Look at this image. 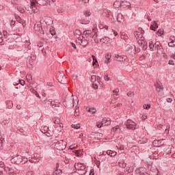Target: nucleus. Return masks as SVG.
Here are the masks:
<instances>
[{
	"label": "nucleus",
	"mask_w": 175,
	"mask_h": 175,
	"mask_svg": "<svg viewBox=\"0 0 175 175\" xmlns=\"http://www.w3.org/2000/svg\"><path fill=\"white\" fill-rule=\"evenodd\" d=\"M63 126H64L63 124H59V126H57V127L56 128L57 132H61V131H62Z\"/></svg>",
	"instance_id": "nucleus-42"
},
{
	"label": "nucleus",
	"mask_w": 175,
	"mask_h": 175,
	"mask_svg": "<svg viewBox=\"0 0 175 175\" xmlns=\"http://www.w3.org/2000/svg\"><path fill=\"white\" fill-rule=\"evenodd\" d=\"M107 153H106V151H103V152H100V155H106Z\"/></svg>",
	"instance_id": "nucleus-63"
},
{
	"label": "nucleus",
	"mask_w": 175,
	"mask_h": 175,
	"mask_svg": "<svg viewBox=\"0 0 175 175\" xmlns=\"http://www.w3.org/2000/svg\"><path fill=\"white\" fill-rule=\"evenodd\" d=\"M155 87L157 88V92H161V91L163 90V85H162V83L161 82H157L155 84Z\"/></svg>",
	"instance_id": "nucleus-13"
},
{
	"label": "nucleus",
	"mask_w": 175,
	"mask_h": 175,
	"mask_svg": "<svg viewBox=\"0 0 175 175\" xmlns=\"http://www.w3.org/2000/svg\"><path fill=\"white\" fill-rule=\"evenodd\" d=\"M51 99H44L43 101H42V103L44 106H46V107H49L50 106H51Z\"/></svg>",
	"instance_id": "nucleus-14"
},
{
	"label": "nucleus",
	"mask_w": 175,
	"mask_h": 175,
	"mask_svg": "<svg viewBox=\"0 0 175 175\" xmlns=\"http://www.w3.org/2000/svg\"><path fill=\"white\" fill-rule=\"evenodd\" d=\"M133 95H135V94L133 93V92H129L127 93V96H130V98H132V96H133Z\"/></svg>",
	"instance_id": "nucleus-45"
},
{
	"label": "nucleus",
	"mask_w": 175,
	"mask_h": 175,
	"mask_svg": "<svg viewBox=\"0 0 175 175\" xmlns=\"http://www.w3.org/2000/svg\"><path fill=\"white\" fill-rule=\"evenodd\" d=\"M142 120H147V115H144L142 117Z\"/></svg>",
	"instance_id": "nucleus-62"
},
{
	"label": "nucleus",
	"mask_w": 175,
	"mask_h": 175,
	"mask_svg": "<svg viewBox=\"0 0 175 175\" xmlns=\"http://www.w3.org/2000/svg\"><path fill=\"white\" fill-rule=\"evenodd\" d=\"M5 143V138L3 135H0V148L3 147V144Z\"/></svg>",
	"instance_id": "nucleus-30"
},
{
	"label": "nucleus",
	"mask_w": 175,
	"mask_h": 175,
	"mask_svg": "<svg viewBox=\"0 0 175 175\" xmlns=\"http://www.w3.org/2000/svg\"><path fill=\"white\" fill-rule=\"evenodd\" d=\"M53 146L55 148H57V150L62 151L63 150H65V148H66V142H65L64 140H59L54 142Z\"/></svg>",
	"instance_id": "nucleus-2"
},
{
	"label": "nucleus",
	"mask_w": 175,
	"mask_h": 175,
	"mask_svg": "<svg viewBox=\"0 0 175 175\" xmlns=\"http://www.w3.org/2000/svg\"><path fill=\"white\" fill-rule=\"evenodd\" d=\"M50 33L52 34L53 36H54V35H55V31L51 29Z\"/></svg>",
	"instance_id": "nucleus-57"
},
{
	"label": "nucleus",
	"mask_w": 175,
	"mask_h": 175,
	"mask_svg": "<svg viewBox=\"0 0 175 175\" xmlns=\"http://www.w3.org/2000/svg\"><path fill=\"white\" fill-rule=\"evenodd\" d=\"M118 92H120V90L118 88H116L113 91V95L116 96H118Z\"/></svg>",
	"instance_id": "nucleus-39"
},
{
	"label": "nucleus",
	"mask_w": 175,
	"mask_h": 175,
	"mask_svg": "<svg viewBox=\"0 0 175 175\" xmlns=\"http://www.w3.org/2000/svg\"><path fill=\"white\" fill-rule=\"evenodd\" d=\"M23 159L22 156H17L16 157L14 158L15 163H17L18 165L22 163Z\"/></svg>",
	"instance_id": "nucleus-19"
},
{
	"label": "nucleus",
	"mask_w": 175,
	"mask_h": 175,
	"mask_svg": "<svg viewBox=\"0 0 175 175\" xmlns=\"http://www.w3.org/2000/svg\"><path fill=\"white\" fill-rule=\"evenodd\" d=\"M126 55H115V59L116 61H125L126 59Z\"/></svg>",
	"instance_id": "nucleus-11"
},
{
	"label": "nucleus",
	"mask_w": 175,
	"mask_h": 175,
	"mask_svg": "<svg viewBox=\"0 0 175 175\" xmlns=\"http://www.w3.org/2000/svg\"><path fill=\"white\" fill-rule=\"evenodd\" d=\"M111 61V54L110 53H108L105 55V63L108 64H110Z\"/></svg>",
	"instance_id": "nucleus-18"
},
{
	"label": "nucleus",
	"mask_w": 175,
	"mask_h": 175,
	"mask_svg": "<svg viewBox=\"0 0 175 175\" xmlns=\"http://www.w3.org/2000/svg\"><path fill=\"white\" fill-rule=\"evenodd\" d=\"M100 42H101V43L105 44L109 43V42H110V38L109 37H104L100 40Z\"/></svg>",
	"instance_id": "nucleus-24"
},
{
	"label": "nucleus",
	"mask_w": 175,
	"mask_h": 175,
	"mask_svg": "<svg viewBox=\"0 0 175 175\" xmlns=\"http://www.w3.org/2000/svg\"><path fill=\"white\" fill-rule=\"evenodd\" d=\"M106 154L107 155H109V157H116V155H117V152L108 150L106 151Z\"/></svg>",
	"instance_id": "nucleus-21"
},
{
	"label": "nucleus",
	"mask_w": 175,
	"mask_h": 175,
	"mask_svg": "<svg viewBox=\"0 0 175 175\" xmlns=\"http://www.w3.org/2000/svg\"><path fill=\"white\" fill-rule=\"evenodd\" d=\"M75 36H76V38H77V39H79V38L83 36V35L81 33V31H80L79 29H76L75 31Z\"/></svg>",
	"instance_id": "nucleus-23"
},
{
	"label": "nucleus",
	"mask_w": 175,
	"mask_h": 175,
	"mask_svg": "<svg viewBox=\"0 0 175 175\" xmlns=\"http://www.w3.org/2000/svg\"><path fill=\"white\" fill-rule=\"evenodd\" d=\"M154 50H157L158 53H163V48H162V44H161V42L159 41H157L154 43Z\"/></svg>",
	"instance_id": "nucleus-9"
},
{
	"label": "nucleus",
	"mask_w": 175,
	"mask_h": 175,
	"mask_svg": "<svg viewBox=\"0 0 175 175\" xmlns=\"http://www.w3.org/2000/svg\"><path fill=\"white\" fill-rule=\"evenodd\" d=\"M77 42L83 47H87L88 45V40L84 38V36L78 37Z\"/></svg>",
	"instance_id": "nucleus-5"
},
{
	"label": "nucleus",
	"mask_w": 175,
	"mask_h": 175,
	"mask_svg": "<svg viewBox=\"0 0 175 175\" xmlns=\"http://www.w3.org/2000/svg\"><path fill=\"white\" fill-rule=\"evenodd\" d=\"M72 128H75V129H80V124H74L72 125Z\"/></svg>",
	"instance_id": "nucleus-47"
},
{
	"label": "nucleus",
	"mask_w": 175,
	"mask_h": 175,
	"mask_svg": "<svg viewBox=\"0 0 175 175\" xmlns=\"http://www.w3.org/2000/svg\"><path fill=\"white\" fill-rule=\"evenodd\" d=\"M59 105H61L59 100H54L53 101H51V106L53 107V109H54L55 107H59Z\"/></svg>",
	"instance_id": "nucleus-12"
},
{
	"label": "nucleus",
	"mask_w": 175,
	"mask_h": 175,
	"mask_svg": "<svg viewBox=\"0 0 175 175\" xmlns=\"http://www.w3.org/2000/svg\"><path fill=\"white\" fill-rule=\"evenodd\" d=\"M18 11L21 12V13H24L25 12L23 8H18Z\"/></svg>",
	"instance_id": "nucleus-60"
},
{
	"label": "nucleus",
	"mask_w": 175,
	"mask_h": 175,
	"mask_svg": "<svg viewBox=\"0 0 175 175\" xmlns=\"http://www.w3.org/2000/svg\"><path fill=\"white\" fill-rule=\"evenodd\" d=\"M150 29H152V31H157V29H158V23L157 21H154L150 25Z\"/></svg>",
	"instance_id": "nucleus-20"
},
{
	"label": "nucleus",
	"mask_w": 175,
	"mask_h": 175,
	"mask_svg": "<svg viewBox=\"0 0 175 175\" xmlns=\"http://www.w3.org/2000/svg\"><path fill=\"white\" fill-rule=\"evenodd\" d=\"M117 20H118V23H123L124 16L122 14H118Z\"/></svg>",
	"instance_id": "nucleus-26"
},
{
	"label": "nucleus",
	"mask_w": 175,
	"mask_h": 175,
	"mask_svg": "<svg viewBox=\"0 0 175 175\" xmlns=\"http://www.w3.org/2000/svg\"><path fill=\"white\" fill-rule=\"evenodd\" d=\"M120 131H121V129H120V126H116L111 129V132H120Z\"/></svg>",
	"instance_id": "nucleus-31"
},
{
	"label": "nucleus",
	"mask_w": 175,
	"mask_h": 175,
	"mask_svg": "<svg viewBox=\"0 0 175 175\" xmlns=\"http://www.w3.org/2000/svg\"><path fill=\"white\" fill-rule=\"evenodd\" d=\"M150 107H151V105H144V108L146 109V110H148V109H150Z\"/></svg>",
	"instance_id": "nucleus-48"
},
{
	"label": "nucleus",
	"mask_w": 175,
	"mask_h": 175,
	"mask_svg": "<svg viewBox=\"0 0 175 175\" xmlns=\"http://www.w3.org/2000/svg\"><path fill=\"white\" fill-rule=\"evenodd\" d=\"M3 39H8V40H6V42H12V40H10V41H9V39H10V38L12 36V35H10V34H9V33H8V31H3Z\"/></svg>",
	"instance_id": "nucleus-16"
},
{
	"label": "nucleus",
	"mask_w": 175,
	"mask_h": 175,
	"mask_svg": "<svg viewBox=\"0 0 175 175\" xmlns=\"http://www.w3.org/2000/svg\"><path fill=\"white\" fill-rule=\"evenodd\" d=\"M126 128H127V129L135 131V129H136V123L131 120H127L126 122Z\"/></svg>",
	"instance_id": "nucleus-4"
},
{
	"label": "nucleus",
	"mask_w": 175,
	"mask_h": 175,
	"mask_svg": "<svg viewBox=\"0 0 175 175\" xmlns=\"http://www.w3.org/2000/svg\"><path fill=\"white\" fill-rule=\"evenodd\" d=\"M57 80L61 84H65V83H66V77H65V74H64V72H59L57 75Z\"/></svg>",
	"instance_id": "nucleus-7"
},
{
	"label": "nucleus",
	"mask_w": 175,
	"mask_h": 175,
	"mask_svg": "<svg viewBox=\"0 0 175 175\" xmlns=\"http://www.w3.org/2000/svg\"><path fill=\"white\" fill-rule=\"evenodd\" d=\"M94 170H91L90 175H94Z\"/></svg>",
	"instance_id": "nucleus-64"
},
{
	"label": "nucleus",
	"mask_w": 175,
	"mask_h": 175,
	"mask_svg": "<svg viewBox=\"0 0 175 175\" xmlns=\"http://www.w3.org/2000/svg\"><path fill=\"white\" fill-rule=\"evenodd\" d=\"M81 24L87 25L90 23V21H85V20H81L80 21Z\"/></svg>",
	"instance_id": "nucleus-44"
},
{
	"label": "nucleus",
	"mask_w": 175,
	"mask_h": 175,
	"mask_svg": "<svg viewBox=\"0 0 175 175\" xmlns=\"http://www.w3.org/2000/svg\"><path fill=\"white\" fill-rule=\"evenodd\" d=\"M31 6L32 8H36V5H40V6H44L47 3L46 0H30Z\"/></svg>",
	"instance_id": "nucleus-3"
},
{
	"label": "nucleus",
	"mask_w": 175,
	"mask_h": 175,
	"mask_svg": "<svg viewBox=\"0 0 175 175\" xmlns=\"http://www.w3.org/2000/svg\"><path fill=\"white\" fill-rule=\"evenodd\" d=\"M120 38L121 39H123V40H125V42L128 40V35H126V33L125 32H120Z\"/></svg>",
	"instance_id": "nucleus-22"
},
{
	"label": "nucleus",
	"mask_w": 175,
	"mask_h": 175,
	"mask_svg": "<svg viewBox=\"0 0 175 175\" xmlns=\"http://www.w3.org/2000/svg\"><path fill=\"white\" fill-rule=\"evenodd\" d=\"M96 29H93L92 31L91 30H86L85 31H83V35L85 36H86V38H94V36H95V35H96ZM94 32V34H93V33Z\"/></svg>",
	"instance_id": "nucleus-6"
},
{
	"label": "nucleus",
	"mask_w": 175,
	"mask_h": 175,
	"mask_svg": "<svg viewBox=\"0 0 175 175\" xmlns=\"http://www.w3.org/2000/svg\"><path fill=\"white\" fill-rule=\"evenodd\" d=\"M62 174V170L61 169H57L52 175H61Z\"/></svg>",
	"instance_id": "nucleus-28"
},
{
	"label": "nucleus",
	"mask_w": 175,
	"mask_h": 175,
	"mask_svg": "<svg viewBox=\"0 0 175 175\" xmlns=\"http://www.w3.org/2000/svg\"><path fill=\"white\" fill-rule=\"evenodd\" d=\"M134 36L136 38V40H138L139 43L143 44V34L140 31L134 32Z\"/></svg>",
	"instance_id": "nucleus-8"
},
{
	"label": "nucleus",
	"mask_w": 175,
	"mask_h": 175,
	"mask_svg": "<svg viewBox=\"0 0 175 175\" xmlns=\"http://www.w3.org/2000/svg\"><path fill=\"white\" fill-rule=\"evenodd\" d=\"M41 132H42V133H47V132H49V126H44L41 130Z\"/></svg>",
	"instance_id": "nucleus-33"
},
{
	"label": "nucleus",
	"mask_w": 175,
	"mask_h": 175,
	"mask_svg": "<svg viewBox=\"0 0 175 175\" xmlns=\"http://www.w3.org/2000/svg\"><path fill=\"white\" fill-rule=\"evenodd\" d=\"M96 126H97V128H102V126H103V121L97 122Z\"/></svg>",
	"instance_id": "nucleus-35"
},
{
	"label": "nucleus",
	"mask_w": 175,
	"mask_h": 175,
	"mask_svg": "<svg viewBox=\"0 0 175 175\" xmlns=\"http://www.w3.org/2000/svg\"><path fill=\"white\" fill-rule=\"evenodd\" d=\"M143 170V168L139 169V174L140 175H150L148 172H142Z\"/></svg>",
	"instance_id": "nucleus-41"
},
{
	"label": "nucleus",
	"mask_w": 175,
	"mask_h": 175,
	"mask_svg": "<svg viewBox=\"0 0 175 175\" xmlns=\"http://www.w3.org/2000/svg\"><path fill=\"white\" fill-rule=\"evenodd\" d=\"M18 82L21 85H24V84H25V81L24 80L19 79Z\"/></svg>",
	"instance_id": "nucleus-46"
},
{
	"label": "nucleus",
	"mask_w": 175,
	"mask_h": 175,
	"mask_svg": "<svg viewBox=\"0 0 175 175\" xmlns=\"http://www.w3.org/2000/svg\"><path fill=\"white\" fill-rule=\"evenodd\" d=\"M157 129H159V131H161V132H163V131H165V132H167V133H169V131H170L168 129H166L163 125L162 124H159L157 126Z\"/></svg>",
	"instance_id": "nucleus-17"
},
{
	"label": "nucleus",
	"mask_w": 175,
	"mask_h": 175,
	"mask_svg": "<svg viewBox=\"0 0 175 175\" xmlns=\"http://www.w3.org/2000/svg\"><path fill=\"white\" fill-rule=\"evenodd\" d=\"M89 113H90L91 114H94L95 113H96V109H95L94 108H90L88 109Z\"/></svg>",
	"instance_id": "nucleus-38"
},
{
	"label": "nucleus",
	"mask_w": 175,
	"mask_h": 175,
	"mask_svg": "<svg viewBox=\"0 0 175 175\" xmlns=\"http://www.w3.org/2000/svg\"><path fill=\"white\" fill-rule=\"evenodd\" d=\"M30 92L32 93V94H35L36 92V90H35L33 88H31L30 89Z\"/></svg>",
	"instance_id": "nucleus-58"
},
{
	"label": "nucleus",
	"mask_w": 175,
	"mask_h": 175,
	"mask_svg": "<svg viewBox=\"0 0 175 175\" xmlns=\"http://www.w3.org/2000/svg\"><path fill=\"white\" fill-rule=\"evenodd\" d=\"M169 65H174V61L173 59L169 60Z\"/></svg>",
	"instance_id": "nucleus-53"
},
{
	"label": "nucleus",
	"mask_w": 175,
	"mask_h": 175,
	"mask_svg": "<svg viewBox=\"0 0 175 175\" xmlns=\"http://www.w3.org/2000/svg\"><path fill=\"white\" fill-rule=\"evenodd\" d=\"M149 48L150 51H154V50H155V44H154V42L150 41L149 42Z\"/></svg>",
	"instance_id": "nucleus-25"
},
{
	"label": "nucleus",
	"mask_w": 175,
	"mask_h": 175,
	"mask_svg": "<svg viewBox=\"0 0 175 175\" xmlns=\"http://www.w3.org/2000/svg\"><path fill=\"white\" fill-rule=\"evenodd\" d=\"M167 102L168 103H172V102H173V98H167Z\"/></svg>",
	"instance_id": "nucleus-52"
},
{
	"label": "nucleus",
	"mask_w": 175,
	"mask_h": 175,
	"mask_svg": "<svg viewBox=\"0 0 175 175\" xmlns=\"http://www.w3.org/2000/svg\"><path fill=\"white\" fill-rule=\"evenodd\" d=\"M34 29L40 35H44V31H43V28H42V25H34Z\"/></svg>",
	"instance_id": "nucleus-10"
},
{
	"label": "nucleus",
	"mask_w": 175,
	"mask_h": 175,
	"mask_svg": "<svg viewBox=\"0 0 175 175\" xmlns=\"http://www.w3.org/2000/svg\"><path fill=\"white\" fill-rule=\"evenodd\" d=\"M91 81L92 83H95L96 81V77L95 75H92Z\"/></svg>",
	"instance_id": "nucleus-43"
},
{
	"label": "nucleus",
	"mask_w": 175,
	"mask_h": 175,
	"mask_svg": "<svg viewBox=\"0 0 175 175\" xmlns=\"http://www.w3.org/2000/svg\"><path fill=\"white\" fill-rule=\"evenodd\" d=\"M82 3H88L90 2V0H80Z\"/></svg>",
	"instance_id": "nucleus-54"
},
{
	"label": "nucleus",
	"mask_w": 175,
	"mask_h": 175,
	"mask_svg": "<svg viewBox=\"0 0 175 175\" xmlns=\"http://www.w3.org/2000/svg\"><path fill=\"white\" fill-rule=\"evenodd\" d=\"M112 31H113V32L114 36H118V33L116 30L112 29Z\"/></svg>",
	"instance_id": "nucleus-55"
},
{
	"label": "nucleus",
	"mask_w": 175,
	"mask_h": 175,
	"mask_svg": "<svg viewBox=\"0 0 175 175\" xmlns=\"http://www.w3.org/2000/svg\"><path fill=\"white\" fill-rule=\"evenodd\" d=\"M80 109L79 108H77L75 111V117H78V116L80 114Z\"/></svg>",
	"instance_id": "nucleus-40"
},
{
	"label": "nucleus",
	"mask_w": 175,
	"mask_h": 175,
	"mask_svg": "<svg viewBox=\"0 0 175 175\" xmlns=\"http://www.w3.org/2000/svg\"><path fill=\"white\" fill-rule=\"evenodd\" d=\"M105 81H109L110 80V78L109 77V75H106L104 77Z\"/></svg>",
	"instance_id": "nucleus-50"
},
{
	"label": "nucleus",
	"mask_w": 175,
	"mask_h": 175,
	"mask_svg": "<svg viewBox=\"0 0 175 175\" xmlns=\"http://www.w3.org/2000/svg\"><path fill=\"white\" fill-rule=\"evenodd\" d=\"M8 122H9L8 120H3L1 122V125H3H3H8Z\"/></svg>",
	"instance_id": "nucleus-37"
},
{
	"label": "nucleus",
	"mask_w": 175,
	"mask_h": 175,
	"mask_svg": "<svg viewBox=\"0 0 175 175\" xmlns=\"http://www.w3.org/2000/svg\"><path fill=\"white\" fill-rule=\"evenodd\" d=\"M111 124V122L110 121V119H103V125H110Z\"/></svg>",
	"instance_id": "nucleus-27"
},
{
	"label": "nucleus",
	"mask_w": 175,
	"mask_h": 175,
	"mask_svg": "<svg viewBox=\"0 0 175 175\" xmlns=\"http://www.w3.org/2000/svg\"><path fill=\"white\" fill-rule=\"evenodd\" d=\"M53 121L54 124H57V125L62 124V123H60L61 121L59 120V118H53Z\"/></svg>",
	"instance_id": "nucleus-29"
},
{
	"label": "nucleus",
	"mask_w": 175,
	"mask_h": 175,
	"mask_svg": "<svg viewBox=\"0 0 175 175\" xmlns=\"http://www.w3.org/2000/svg\"><path fill=\"white\" fill-rule=\"evenodd\" d=\"M38 47H43V43L42 42L38 44Z\"/></svg>",
	"instance_id": "nucleus-59"
},
{
	"label": "nucleus",
	"mask_w": 175,
	"mask_h": 175,
	"mask_svg": "<svg viewBox=\"0 0 175 175\" xmlns=\"http://www.w3.org/2000/svg\"><path fill=\"white\" fill-rule=\"evenodd\" d=\"M85 16H86V17H88V16H91V12L90 11H86L85 12Z\"/></svg>",
	"instance_id": "nucleus-51"
},
{
	"label": "nucleus",
	"mask_w": 175,
	"mask_h": 175,
	"mask_svg": "<svg viewBox=\"0 0 175 175\" xmlns=\"http://www.w3.org/2000/svg\"><path fill=\"white\" fill-rule=\"evenodd\" d=\"M144 143H147V139H144L143 141H140V144H144Z\"/></svg>",
	"instance_id": "nucleus-56"
},
{
	"label": "nucleus",
	"mask_w": 175,
	"mask_h": 175,
	"mask_svg": "<svg viewBox=\"0 0 175 175\" xmlns=\"http://www.w3.org/2000/svg\"><path fill=\"white\" fill-rule=\"evenodd\" d=\"M93 88H94V90H98V85L93 83Z\"/></svg>",
	"instance_id": "nucleus-61"
},
{
	"label": "nucleus",
	"mask_w": 175,
	"mask_h": 175,
	"mask_svg": "<svg viewBox=\"0 0 175 175\" xmlns=\"http://www.w3.org/2000/svg\"><path fill=\"white\" fill-rule=\"evenodd\" d=\"M92 59H93V66H98L96 64H98V59L95 57L94 55H92Z\"/></svg>",
	"instance_id": "nucleus-32"
},
{
	"label": "nucleus",
	"mask_w": 175,
	"mask_h": 175,
	"mask_svg": "<svg viewBox=\"0 0 175 175\" xmlns=\"http://www.w3.org/2000/svg\"><path fill=\"white\" fill-rule=\"evenodd\" d=\"M163 33H164V31L163 29H159L157 32V34L158 36H162V35H163Z\"/></svg>",
	"instance_id": "nucleus-36"
},
{
	"label": "nucleus",
	"mask_w": 175,
	"mask_h": 175,
	"mask_svg": "<svg viewBox=\"0 0 175 175\" xmlns=\"http://www.w3.org/2000/svg\"><path fill=\"white\" fill-rule=\"evenodd\" d=\"M64 106L68 109H72L75 107V105H79V98L77 96L71 95L70 97L66 98L63 102Z\"/></svg>",
	"instance_id": "nucleus-1"
},
{
	"label": "nucleus",
	"mask_w": 175,
	"mask_h": 175,
	"mask_svg": "<svg viewBox=\"0 0 175 175\" xmlns=\"http://www.w3.org/2000/svg\"><path fill=\"white\" fill-rule=\"evenodd\" d=\"M7 107H8V109H12L13 107V102L8 101L7 102Z\"/></svg>",
	"instance_id": "nucleus-34"
},
{
	"label": "nucleus",
	"mask_w": 175,
	"mask_h": 175,
	"mask_svg": "<svg viewBox=\"0 0 175 175\" xmlns=\"http://www.w3.org/2000/svg\"><path fill=\"white\" fill-rule=\"evenodd\" d=\"M169 47H174L175 46V38L174 36L170 37V42L168 43Z\"/></svg>",
	"instance_id": "nucleus-15"
},
{
	"label": "nucleus",
	"mask_w": 175,
	"mask_h": 175,
	"mask_svg": "<svg viewBox=\"0 0 175 175\" xmlns=\"http://www.w3.org/2000/svg\"><path fill=\"white\" fill-rule=\"evenodd\" d=\"M25 162H28V158L23 157V162H22V163H25Z\"/></svg>",
	"instance_id": "nucleus-49"
}]
</instances>
